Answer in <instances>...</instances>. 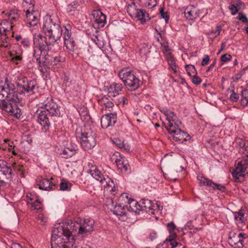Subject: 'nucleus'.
Wrapping results in <instances>:
<instances>
[{
    "label": "nucleus",
    "instance_id": "a19ab883",
    "mask_svg": "<svg viewBox=\"0 0 248 248\" xmlns=\"http://www.w3.org/2000/svg\"><path fill=\"white\" fill-rule=\"evenodd\" d=\"M61 155L64 158H68L74 155L73 153L70 152V150H68V149L66 148L65 147L62 150Z\"/></svg>",
    "mask_w": 248,
    "mask_h": 248
},
{
    "label": "nucleus",
    "instance_id": "c756f323",
    "mask_svg": "<svg viewBox=\"0 0 248 248\" xmlns=\"http://www.w3.org/2000/svg\"><path fill=\"white\" fill-rule=\"evenodd\" d=\"M8 34H0V48H8L10 46V38L8 36Z\"/></svg>",
    "mask_w": 248,
    "mask_h": 248
},
{
    "label": "nucleus",
    "instance_id": "1a4fd4ad",
    "mask_svg": "<svg viewBox=\"0 0 248 248\" xmlns=\"http://www.w3.org/2000/svg\"><path fill=\"white\" fill-rule=\"evenodd\" d=\"M96 133L90 128L87 129L81 133L80 143L84 150L93 148L96 144Z\"/></svg>",
    "mask_w": 248,
    "mask_h": 248
},
{
    "label": "nucleus",
    "instance_id": "e433bc0d",
    "mask_svg": "<svg viewBox=\"0 0 248 248\" xmlns=\"http://www.w3.org/2000/svg\"><path fill=\"white\" fill-rule=\"evenodd\" d=\"M181 124L182 123L176 119L172 123H170V124H168V125L166 126V128L168 132L169 128H170L171 125L174 128V129H181L180 126Z\"/></svg>",
    "mask_w": 248,
    "mask_h": 248
},
{
    "label": "nucleus",
    "instance_id": "f704fd0d",
    "mask_svg": "<svg viewBox=\"0 0 248 248\" xmlns=\"http://www.w3.org/2000/svg\"><path fill=\"white\" fill-rule=\"evenodd\" d=\"M185 68L188 76L192 77L197 75V72L194 65L192 64L186 65Z\"/></svg>",
    "mask_w": 248,
    "mask_h": 248
},
{
    "label": "nucleus",
    "instance_id": "f03ea898",
    "mask_svg": "<svg viewBox=\"0 0 248 248\" xmlns=\"http://www.w3.org/2000/svg\"><path fill=\"white\" fill-rule=\"evenodd\" d=\"M19 101L14 84L6 79L4 84L0 86V107L10 115L19 118L21 110L16 105Z\"/></svg>",
    "mask_w": 248,
    "mask_h": 248
},
{
    "label": "nucleus",
    "instance_id": "6e6552de",
    "mask_svg": "<svg viewBox=\"0 0 248 248\" xmlns=\"http://www.w3.org/2000/svg\"><path fill=\"white\" fill-rule=\"evenodd\" d=\"M127 12L131 18L137 19L141 24H145L147 20L150 19L149 14L143 9H138L135 2L127 6Z\"/></svg>",
    "mask_w": 248,
    "mask_h": 248
},
{
    "label": "nucleus",
    "instance_id": "ea45409f",
    "mask_svg": "<svg viewBox=\"0 0 248 248\" xmlns=\"http://www.w3.org/2000/svg\"><path fill=\"white\" fill-rule=\"evenodd\" d=\"M94 22L100 27L104 26L105 24L106 23V16L103 14L98 19H95Z\"/></svg>",
    "mask_w": 248,
    "mask_h": 248
},
{
    "label": "nucleus",
    "instance_id": "2eb2a0df",
    "mask_svg": "<svg viewBox=\"0 0 248 248\" xmlns=\"http://www.w3.org/2000/svg\"><path fill=\"white\" fill-rule=\"evenodd\" d=\"M139 212L144 211L149 213V214H155L156 210L159 211L160 203L158 202H153L151 201L143 199L139 202Z\"/></svg>",
    "mask_w": 248,
    "mask_h": 248
},
{
    "label": "nucleus",
    "instance_id": "0eeeda50",
    "mask_svg": "<svg viewBox=\"0 0 248 248\" xmlns=\"http://www.w3.org/2000/svg\"><path fill=\"white\" fill-rule=\"evenodd\" d=\"M235 169L232 172L233 178L236 181L240 182L245 175V171L248 168V157L243 155L235 161Z\"/></svg>",
    "mask_w": 248,
    "mask_h": 248
},
{
    "label": "nucleus",
    "instance_id": "8fccbe9b",
    "mask_svg": "<svg viewBox=\"0 0 248 248\" xmlns=\"http://www.w3.org/2000/svg\"><path fill=\"white\" fill-rule=\"evenodd\" d=\"M95 34H93L92 36H91V39L92 40H93V42H94L96 45H99V38H98V33H99V31L97 30H95Z\"/></svg>",
    "mask_w": 248,
    "mask_h": 248
},
{
    "label": "nucleus",
    "instance_id": "6ab92c4d",
    "mask_svg": "<svg viewBox=\"0 0 248 248\" xmlns=\"http://www.w3.org/2000/svg\"><path fill=\"white\" fill-rule=\"evenodd\" d=\"M25 19L24 20L26 25L28 27H35L37 26L39 19L37 16V13L34 11L26 10Z\"/></svg>",
    "mask_w": 248,
    "mask_h": 248
},
{
    "label": "nucleus",
    "instance_id": "c85d7f7f",
    "mask_svg": "<svg viewBox=\"0 0 248 248\" xmlns=\"http://www.w3.org/2000/svg\"><path fill=\"white\" fill-rule=\"evenodd\" d=\"M100 105L102 111H111L113 107L114 106L113 103L109 101H108L107 98H102L100 101Z\"/></svg>",
    "mask_w": 248,
    "mask_h": 248
},
{
    "label": "nucleus",
    "instance_id": "4d7b16f0",
    "mask_svg": "<svg viewBox=\"0 0 248 248\" xmlns=\"http://www.w3.org/2000/svg\"><path fill=\"white\" fill-rule=\"evenodd\" d=\"M65 147L70 150V152H72L74 155L76 154L77 147L75 144H70V146H68V145H67V146Z\"/></svg>",
    "mask_w": 248,
    "mask_h": 248
},
{
    "label": "nucleus",
    "instance_id": "774afa93",
    "mask_svg": "<svg viewBox=\"0 0 248 248\" xmlns=\"http://www.w3.org/2000/svg\"><path fill=\"white\" fill-rule=\"evenodd\" d=\"M248 104V96L242 98L241 105L244 107H246Z\"/></svg>",
    "mask_w": 248,
    "mask_h": 248
},
{
    "label": "nucleus",
    "instance_id": "c03bdc74",
    "mask_svg": "<svg viewBox=\"0 0 248 248\" xmlns=\"http://www.w3.org/2000/svg\"><path fill=\"white\" fill-rule=\"evenodd\" d=\"M64 61V59L60 56L53 57L50 60L51 64L53 65H57L59 62H62Z\"/></svg>",
    "mask_w": 248,
    "mask_h": 248
},
{
    "label": "nucleus",
    "instance_id": "69168bd1",
    "mask_svg": "<svg viewBox=\"0 0 248 248\" xmlns=\"http://www.w3.org/2000/svg\"><path fill=\"white\" fill-rule=\"evenodd\" d=\"M104 186L107 188V190H109V191L111 192V193L114 195V193H113V192H115L116 191V187L114 186V184H113L112 187H108L106 183H105L104 185Z\"/></svg>",
    "mask_w": 248,
    "mask_h": 248
},
{
    "label": "nucleus",
    "instance_id": "2f4dec72",
    "mask_svg": "<svg viewBox=\"0 0 248 248\" xmlns=\"http://www.w3.org/2000/svg\"><path fill=\"white\" fill-rule=\"evenodd\" d=\"M234 217L236 221L239 223H244L245 221V211L243 209L240 210L238 212H233Z\"/></svg>",
    "mask_w": 248,
    "mask_h": 248
},
{
    "label": "nucleus",
    "instance_id": "bf43d9fd",
    "mask_svg": "<svg viewBox=\"0 0 248 248\" xmlns=\"http://www.w3.org/2000/svg\"><path fill=\"white\" fill-rule=\"evenodd\" d=\"M229 9L232 15H235L238 12L237 7L234 4H231L229 7Z\"/></svg>",
    "mask_w": 248,
    "mask_h": 248
},
{
    "label": "nucleus",
    "instance_id": "f257e3e1",
    "mask_svg": "<svg viewBox=\"0 0 248 248\" xmlns=\"http://www.w3.org/2000/svg\"><path fill=\"white\" fill-rule=\"evenodd\" d=\"M94 221L91 218L79 219L77 221H71L59 224L54 227L51 240L57 243L61 241L74 240L75 237H83L93 231Z\"/></svg>",
    "mask_w": 248,
    "mask_h": 248
},
{
    "label": "nucleus",
    "instance_id": "473e14b6",
    "mask_svg": "<svg viewBox=\"0 0 248 248\" xmlns=\"http://www.w3.org/2000/svg\"><path fill=\"white\" fill-rule=\"evenodd\" d=\"M164 115L167 117V120L168 121V124L174 122L176 119L177 117L174 114V112L170 111V110L166 109L164 111Z\"/></svg>",
    "mask_w": 248,
    "mask_h": 248
},
{
    "label": "nucleus",
    "instance_id": "393cba45",
    "mask_svg": "<svg viewBox=\"0 0 248 248\" xmlns=\"http://www.w3.org/2000/svg\"><path fill=\"white\" fill-rule=\"evenodd\" d=\"M39 187L44 190H50L55 189L56 186L51 180L43 178L39 182Z\"/></svg>",
    "mask_w": 248,
    "mask_h": 248
},
{
    "label": "nucleus",
    "instance_id": "9d476101",
    "mask_svg": "<svg viewBox=\"0 0 248 248\" xmlns=\"http://www.w3.org/2000/svg\"><path fill=\"white\" fill-rule=\"evenodd\" d=\"M36 84L34 80H29L25 77L18 78L17 80L16 92L19 94L27 93L31 94L33 93Z\"/></svg>",
    "mask_w": 248,
    "mask_h": 248
},
{
    "label": "nucleus",
    "instance_id": "dca6fc26",
    "mask_svg": "<svg viewBox=\"0 0 248 248\" xmlns=\"http://www.w3.org/2000/svg\"><path fill=\"white\" fill-rule=\"evenodd\" d=\"M87 172L90 173L93 178L97 181H99L102 185L106 183L108 187H112L113 186V182L108 176L105 177L96 166L92 165L90 169L87 170Z\"/></svg>",
    "mask_w": 248,
    "mask_h": 248
},
{
    "label": "nucleus",
    "instance_id": "3c124183",
    "mask_svg": "<svg viewBox=\"0 0 248 248\" xmlns=\"http://www.w3.org/2000/svg\"><path fill=\"white\" fill-rule=\"evenodd\" d=\"M236 147L241 149L245 146L246 144L245 141L242 139H238L236 140Z\"/></svg>",
    "mask_w": 248,
    "mask_h": 248
},
{
    "label": "nucleus",
    "instance_id": "338daca9",
    "mask_svg": "<svg viewBox=\"0 0 248 248\" xmlns=\"http://www.w3.org/2000/svg\"><path fill=\"white\" fill-rule=\"evenodd\" d=\"M221 30V28L220 26H217V30L215 31H212V33H214V38H215L217 37L218 35H219V33L220 32Z\"/></svg>",
    "mask_w": 248,
    "mask_h": 248
},
{
    "label": "nucleus",
    "instance_id": "680f3d73",
    "mask_svg": "<svg viewBox=\"0 0 248 248\" xmlns=\"http://www.w3.org/2000/svg\"><path fill=\"white\" fill-rule=\"evenodd\" d=\"M192 77H193L192 82L194 84L198 85L201 83L202 79L200 77H197V75Z\"/></svg>",
    "mask_w": 248,
    "mask_h": 248
},
{
    "label": "nucleus",
    "instance_id": "39448f33",
    "mask_svg": "<svg viewBox=\"0 0 248 248\" xmlns=\"http://www.w3.org/2000/svg\"><path fill=\"white\" fill-rule=\"evenodd\" d=\"M39 99L40 107H45V109L47 110L49 116L59 117L60 116V107L54 101L51 95L43 94L40 95Z\"/></svg>",
    "mask_w": 248,
    "mask_h": 248
},
{
    "label": "nucleus",
    "instance_id": "79ce46f5",
    "mask_svg": "<svg viewBox=\"0 0 248 248\" xmlns=\"http://www.w3.org/2000/svg\"><path fill=\"white\" fill-rule=\"evenodd\" d=\"M212 184L211 187L212 188L213 190L218 189L222 192L225 191L226 187L220 184L215 183L213 182H212Z\"/></svg>",
    "mask_w": 248,
    "mask_h": 248
},
{
    "label": "nucleus",
    "instance_id": "9b49d317",
    "mask_svg": "<svg viewBox=\"0 0 248 248\" xmlns=\"http://www.w3.org/2000/svg\"><path fill=\"white\" fill-rule=\"evenodd\" d=\"M169 133L171 138L175 141L180 143L187 144L191 142V137L186 132L182 131L181 129H174L171 125L169 128Z\"/></svg>",
    "mask_w": 248,
    "mask_h": 248
},
{
    "label": "nucleus",
    "instance_id": "e2e57ef3",
    "mask_svg": "<svg viewBox=\"0 0 248 248\" xmlns=\"http://www.w3.org/2000/svg\"><path fill=\"white\" fill-rule=\"evenodd\" d=\"M13 168L18 171H22L23 166L19 165H17L16 163L12 164Z\"/></svg>",
    "mask_w": 248,
    "mask_h": 248
},
{
    "label": "nucleus",
    "instance_id": "a211bd4d",
    "mask_svg": "<svg viewBox=\"0 0 248 248\" xmlns=\"http://www.w3.org/2000/svg\"><path fill=\"white\" fill-rule=\"evenodd\" d=\"M36 113L38 123L46 130L48 129L50 125L49 119L51 116H49L48 112L45 109L44 110H38Z\"/></svg>",
    "mask_w": 248,
    "mask_h": 248
},
{
    "label": "nucleus",
    "instance_id": "5fc2aeb1",
    "mask_svg": "<svg viewBox=\"0 0 248 248\" xmlns=\"http://www.w3.org/2000/svg\"><path fill=\"white\" fill-rule=\"evenodd\" d=\"M239 153L242 154L243 155H246L248 157V145H245L244 147L239 149Z\"/></svg>",
    "mask_w": 248,
    "mask_h": 248
},
{
    "label": "nucleus",
    "instance_id": "4c0bfd02",
    "mask_svg": "<svg viewBox=\"0 0 248 248\" xmlns=\"http://www.w3.org/2000/svg\"><path fill=\"white\" fill-rule=\"evenodd\" d=\"M159 13L161 17L165 19V22L168 23L170 19V13L168 12H165L163 7L160 8Z\"/></svg>",
    "mask_w": 248,
    "mask_h": 248
},
{
    "label": "nucleus",
    "instance_id": "a18cd8bd",
    "mask_svg": "<svg viewBox=\"0 0 248 248\" xmlns=\"http://www.w3.org/2000/svg\"><path fill=\"white\" fill-rule=\"evenodd\" d=\"M114 143L115 145L119 148L121 149H124L125 150H129V148H128V146H127V147H125V144L124 143V141H121L119 140H116L114 141Z\"/></svg>",
    "mask_w": 248,
    "mask_h": 248
},
{
    "label": "nucleus",
    "instance_id": "7c9ffc66",
    "mask_svg": "<svg viewBox=\"0 0 248 248\" xmlns=\"http://www.w3.org/2000/svg\"><path fill=\"white\" fill-rule=\"evenodd\" d=\"M197 180L199 181V185L200 186H207L209 187H211L212 181L210 180L204 176L199 175L197 176Z\"/></svg>",
    "mask_w": 248,
    "mask_h": 248
},
{
    "label": "nucleus",
    "instance_id": "a878e982",
    "mask_svg": "<svg viewBox=\"0 0 248 248\" xmlns=\"http://www.w3.org/2000/svg\"><path fill=\"white\" fill-rule=\"evenodd\" d=\"M165 60L169 65V69L173 71L174 73H176L178 66L176 64V60L172 53L167 54L165 57Z\"/></svg>",
    "mask_w": 248,
    "mask_h": 248
},
{
    "label": "nucleus",
    "instance_id": "de8ad7c7",
    "mask_svg": "<svg viewBox=\"0 0 248 248\" xmlns=\"http://www.w3.org/2000/svg\"><path fill=\"white\" fill-rule=\"evenodd\" d=\"M103 15V13L99 10H93L92 12L93 21H94L96 19H98Z\"/></svg>",
    "mask_w": 248,
    "mask_h": 248
},
{
    "label": "nucleus",
    "instance_id": "603ef678",
    "mask_svg": "<svg viewBox=\"0 0 248 248\" xmlns=\"http://www.w3.org/2000/svg\"><path fill=\"white\" fill-rule=\"evenodd\" d=\"M22 60V57L20 54L15 56L11 58V62L15 63L16 64H18V62L21 61Z\"/></svg>",
    "mask_w": 248,
    "mask_h": 248
},
{
    "label": "nucleus",
    "instance_id": "052dcab7",
    "mask_svg": "<svg viewBox=\"0 0 248 248\" xmlns=\"http://www.w3.org/2000/svg\"><path fill=\"white\" fill-rule=\"evenodd\" d=\"M210 60L209 57L208 55H205L204 58L202 59L201 65L203 66L206 65Z\"/></svg>",
    "mask_w": 248,
    "mask_h": 248
},
{
    "label": "nucleus",
    "instance_id": "13d9d810",
    "mask_svg": "<svg viewBox=\"0 0 248 248\" xmlns=\"http://www.w3.org/2000/svg\"><path fill=\"white\" fill-rule=\"evenodd\" d=\"M232 56L231 55L228 54H225L221 56V60L223 62H227L230 61L231 60Z\"/></svg>",
    "mask_w": 248,
    "mask_h": 248
},
{
    "label": "nucleus",
    "instance_id": "49530a36",
    "mask_svg": "<svg viewBox=\"0 0 248 248\" xmlns=\"http://www.w3.org/2000/svg\"><path fill=\"white\" fill-rule=\"evenodd\" d=\"M71 185L66 182H62L60 185V188L62 190H69Z\"/></svg>",
    "mask_w": 248,
    "mask_h": 248
},
{
    "label": "nucleus",
    "instance_id": "423d86ee",
    "mask_svg": "<svg viewBox=\"0 0 248 248\" xmlns=\"http://www.w3.org/2000/svg\"><path fill=\"white\" fill-rule=\"evenodd\" d=\"M8 20L3 19L0 23V34L8 33L13 30L14 26L13 21L16 22L18 20L19 15L17 10L13 9L7 13Z\"/></svg>",
    "mask_w": 248,
    "mask_h": 248
},
{
    "label": "nucleus",
    "instance_id": "09e8293b",
    "mask_svg": "<svg viewBox=\"0 0 248 248\" xmlns=\"http://www.w3.org/2000/svg\"><path fill=\"white\" fill-rule=\"evenodd\" d=\"M83 0H76L73 2L69 6L72 7L74 9H78L81 4L83 3Z\"/></svg>",
    "mask_w": 248,
    "mask_h": 248
},
{
    "label": "nucleus",
    "instance_id": "37998d69",
    "mask_svg": "<svg viewBox=\"0 0 248 248\" xmlns=\"http://www.w3.org/2000/svg\"><path fill=\"white\" fill-rule=\"evenodd\" d=\"M28 204H31L33 209L39 210L42 208L41 202L38 200H36L34 202H28Z\"/></svg>",
    "mask_w": 248,
    "mask_h": 248
},
{
    "label": "nucleus",
    "instance_id": "aec40b11",
    "mask_svg": "<svg viewBox=\"0 0 248 248\" xmlns=\"http://www.w3.org/2000/svg\"><path fill=\"white\" fill-rule=\"evenodd\" d=\"M70 28L69 25L65 28V31L63 33L64 44L67 49L73 51L75 46V42L71 36L72 33L69 29Z\"/></svg>",
    "mask_w": 248,
    "mask_h": 248
},
{
    "label": "nucleus",
    "instance_id": "cd10ccee",
    "mask_svg": "<svg viewBox=\"0 0 248 248\" xmlns=\"http://www.w3.org/2000/svg\"><path fill=\"white\" fill-rule=\"evenodd\" d=\"M112 211L113 213L117 216L124 217L127 215V210L125 207V205L122 206L121 204L116 205L114 207Z\"/></svg>",
    "mask_w": 248,
    "mask_h": 248
},
{
    "label": "nucleus",
    "instance_id": "6e6d98bb",
    "mask_svg": "<svg viewBox=\"0 0 248 248\" xmlns=\"http://www.w3.org/2000/svg\"><path fill=\"white\" fill-rule=\"evenodd\" d=\"M238 19L244 23H248V19L242 13H239L237 17Z\"/></svg>",
    "mask_w": 248,
    "mask_h": 248
},
{
    "label": "nucleus",
    "instance_id": "f3484780",
    "mask_svg": "<svg viewBox=\"0 0 248 248\" xmlns=\"http://www.w3.org/2000/svg\"><path fill=\"white\" fill-rule=\"evenodd\" d=\"M120 199L124 200L125 203H127V205H125V207L128 212H133L136 215L140 214L139 202L131 197H129L128 194L125 193L121 194Z\"/></svg>",
    "mask_w": 248,
    "mask_h": 248
},
{
    "label": "nucleus",
    "instance_id": "412c9836",
    "mask_svg": "<svg viewBox=\"0 0 248 248\" xmlns=\"http://www.w3.org/2000/svg\"><path fill=\"white\" fill-rule=\"evenodd\" d=\"M117 121L115 113H110L102 116L101 119V124L103 128L106 129L114 125Z\"/></svg>",
    "mask_w": 248,
    "mask_h": 248
},
{
    "label": "nucleus",
    "instance_id": "4468645a",
    "mask_svg": "<svg viewBox=\"0 0 248 248\" xmlns=\"http://www.w3.org/2000/svg\"><path fill=\"white\" fill-rule=\"evenodd\" d=\"M248 238L247 234L242 232H231L229 233V244L234 248H242L244 246V241Z\"/></svg>",
    "mask_w": 248,
    "mask_h": 248
},
{
    "label": "nucleus",
    "instance_id": "7ed1b4c3",
    "mask_svg": "<svg viewBox=\"0 0 248 248\" xmlns=\"http://www.w3.org/2000/svg\"><path fill=\"white\" fill-rule=\"evenodd\" d=\"M43 31L48 40L52 42V46H55L56 48H59V45L57 41L61 38L62 35V29L58 23L54 22L49 17L47 18L44 22Z\"/></svg>",
    "mask_w": 248,
    "mask_h": 248
},
{
    "label": "nucleus",
    "instance_id": "b1692460",
    "mask_svg": "<svg viewBox=\"0 0 248 248\" xmlns=\"http://www.w3.org/2000/svg\"><path fill=\"white\" fill-rule=\"evenodd\" d=\"M120 158H116L115 160L116 165L118 169L122 172H125L128 170L129 165L128 161L124 156H122L120 154Z\"/></svg>",
    "mask_w": 248,
    "mask_h": 248
},
{
    "label": "nucleus",
    "instance_id": "58836bf2",
    "mask_svg": "<svg viewBox=\"0 0 248 248\" xmlns=\"http://www.w3.org/2000/svg\"><path fill=\"white\" fill-rule=\"evenodd\" d=\"M12 170L10 166H7V165H6L0 172H2V174L4 175H5L6 177L10 178L12 174Z\"/></svg>",
    "mask_w": 248,
    "mask_h": 248
},
{
    "label": "nucleus",
    "instance_id": "72a5a7b5",
    "mask_svg": "<svg viewBox=\"0 0 248 248\" xmlns=\"http://www.w3.org/2000/svg\"><path fill=\"white\" fill-rule=\"evenodd\" d=\"M23 6L24 7V11H26V10L32 11L34 8V0H24Z\"/></svg>",
    "mask_w": 248,
    "mask_h": 248
},
{
    "label": "nucleus",
    "instance_id": "ddd939ff",
    "mask_svg": "<svg viewBox=\"0 0 248 248\" xmlns=\"http://www.w3.org/2000/svg\"><path fill=\"white\" fill-rule=\"evenodd\" d=\"M60 47L56 48L55 46H52V42L49 41L48 42L46 41L45 42V44L41 46L38 49H34L33 61L36 60L39 66H41V62L40 61V56L42 53H43L44 54H46L48 51L51 50L55 52L58 51Z\"/></svg>",
    "mask_w": 248,
    "mask_h": 248
},
{
    "label": "nucleus",
    "instance_id": "5701e85b",
    "mask_svg": "<svg viewBox=\"0 0 248 248\" xmlns=\"http://www.w3.org/2000/svg\"><path fill=\"white\" fill-rule=\"evenodd\" d=\"M123 85L121 83H112L108 88V96L109 97H115L121 93Z\"/></svg>",
    "mask_w": 248,
    "mask_h": 248
},
{
    "label": "nucleus",
    "instance_id": "bb28decb",
    "mask_svg": "<svg viewBox=\"0 0 248 248\" xmlns=\"http://www.w3.org/2000/svg\"><path fill=\"white\" fill-rule=\"evenodd\" d=\"M46 42V38L43 35L38 34L35 35L33 38L34 49H38L40 47L43 45L45 44Z\"/></svg>",
    "mask_w": 248,
    "mask_h": 248
},
{
    "label": "nucleus",
    "instance_id": "f8f14e48",
    "mask_svg": "<svg viewBox=\"0 0 248 248\" xmlns=\"http://www.w3.org/2000/svg\"><path fill=\"white\" fill-rule=\"evenodd\" d=\"M83 242L80 238L74 240H63L57 243L54 240H51L52 248H82Z\"/></svg>",
    "mask_w": 248,
    "mask_h": 248
},
{
    "label": "nucleus",
    "instance_id": "0e129e2a",
    "mask_svg": "<svg viewBox=\"0 0 248 248\" xmlns=\"http://www.w3.org/2000/svg\"><path fill=\"white\" fill-rule=\"evenodd\" d=\"M21 44L24 47H28L30 45V41L27 38H24L22 39Z\"/></svg>",
    "mask_w": 248,
    "mask_h": 248
},
{
    "label": "nucleus",
    "instance_id": "864d4df0",
    "mask_svg": "<svg viewBox=\"0 0 248 248\" xmlns=\"http://www.w3.org/2000/svg\"><path fill=\"white\" fill-rule=\"evenodd\" d=\"M232 94L230 96V100L233 102H236L239 100V97L238 93H235L233 90L232 91Z\"/></svg>",
    "mask_w": 248,
    "mask_h": 248
},
{
    "label": "nucleus",
    "instance_id": "20e7f679",
    "mask_svg": "<svg viewBox=\"0 0 248 248\" xmlns=\"http://www.w3.org/2000/svg\"><path fill=\"white\" fill-rule=\"evenodd\" d=\"M118 76L129 90L135 91L140 87V80L133 71L126 68L123 69L119 72Z\"/></svg>",
    "mask_w": 248,
    "mask_h": 248
},
{
    "label": "nucleus",
    "instance_id": "c9c22d12",
    "mask_svg": "<svg viewBox=\"0 0 248 248\" xmlns=\"http://www.w3.org/2000/svg\"><path fill=\"white\" fill-rule=\"evenodd\" d=\"M168 230L170 233V235L174 238L176 235L174 231L176 229V226L173 222H170L167 225Z\"/></svg>",
    "mask_w": 248,
    "mask_h": 248
},
{
    "label": "nucleus",
    "instance_id": "4be33fe9",
    "mask_svg": "<svg viewBox=\"0 0 248 248\" xmlns=\"http://www.w3.org/2000/svg\"><path fill=\"white\" fill-rule=\"evenodd\" d=\"M200 11L193 5L188 6L185 11V16L188 20H194L200 16Z\"/></svg>",
    "mask_w": 248,
    "mask_h": 248
}]
</instances>
